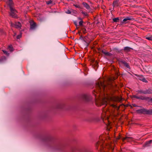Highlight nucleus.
Masks as SVG:
<instances>
[{
	"mask_svg": "<svg viewBox=\"0 0 152 152\" xmlns=\"http://www.w3.org/2000/svg\"><path fill=\"white\" fill-rule=\"evenodd\" d=\"M64 148V145L60 142L53 143L52 147V149L53 151H62Z\"/></svg>",
	"mask_w": 152,
	"mask_h": 152,
	"instance_id": "f257e3e1",
	"label": "nucleus"
},
{
	"mask_svg": "<svg viewBox=\"0 0 152 152\" xmlns=\"http://www.w3.org/2000/svg\"><path fill=\"white\" fill-rule=\"evenodd\" d=\"M137 112L139 113L147 115H152V109L147 110L143 108L137 110Z\"/></svg>",
	"mask_w": 152,
	"mask_h": 152,
	"instance_id": "f03ea898",
	"label": "nucleus"
},
{
	"mask_svg": "<svg viewBox=\"0 0 152 152\" xmlns=\"http://www.w3.org/2000/svg\"><path fill=\"white\" fill-rule=\"evenodd\" d=\"M96 87L99 92H101L102 91V88L103 91H104L106 86L103 82L100 81L99 82L96 83Z\"/></svg>",
	"mask_w": 152,
	"mask_h": 152,
	"instance_id": "7ed1b4c3",
	"label": "nucleus"
},
{
	"mask_svg": "<svg viewBox=\"0 0 152 152\" xmlns=\"http://www.w3.org/2000/svg\"><path fill=\"white\" fill-rule=\"evenodd\" d=\"M103 141H102L101 142H97L96 145V147L97 149H99H99L101 152H106V151L104 150L105 149V145H103Z\"/></svg>",
	"mask_w": 152,
	"mask_h": 152,
	"instance_id": "20e7f679",
	"label": "nucleus"
},
{
	"mask_svg": "<svg viewBox=\"0 0 152 152\" xmlns=\"http://www.w3.org/2000/svg\"><path fill=\"white\" fill-rule=\"evenodd\" d=\"M138 94H152V89H148L145 90H138L136 91Z\"/></svg>",
	"mask_w": 152,
	"mask_h": 152,
	"instance_id": "39448f33",
	"label": "nucleus"
},
{
	"mask_svg": "<svg viewBox=\"0 0 152 152\" xmlns=\"http://www.w3.org/2000/svg\"><path fill=\"white\" fill-rule=\"evenodd\" d=\"M10 12L9 13L10 15L13 18H17V15L16 13L17 11L15 8H11L10 9Z\"/></svg>",
	"mask_w": 152,
	"mask_h": 152,
	"instance_id": "423d86ee",
	"label": "nucleus"
},
{
	"mask_svg": "<svg viewBox=\"0 0 152 152\" xmlns=\"http://www.w3.org/2000/svg\"><path fill=\"white\" fill-rule=\"evenodd\" d=\"M81 98L84 101L87 102L90 101L91 97L89 95L84 94L81 96Z\"/></svg>",
	"mask_w": 152,
	"mask_h": 152,
	"instance_id": "0eeeda50",
	"label": "nucleus"
},
{
	"mask_svg": "<svg viewBox=\"0 0 152 152\" xmlns=\"http://www.w3.org/2000/svg\"><path fill=\"white\" fill-rule=\"evenodd\" d=\"M30 29L31 30H34L36 27V23L33 21H31L30 22Z\"/></svg>",
	"mask_w": 152,
	"mask_h": 152,
	"instance_id": "6e6552de",
	"label": "nucleus"
},
{
	"mask_svg": "<svg viewBox=\"0 0 152 152\" xmlns=\"http://www.w3.org/2000/svg\"><path fill=\"white\" fill-rule=\"evenodd\" d=\"M132 97L133 98L142 100H147L149 99L148 97H145L142 96H138L136 95H134L132 96Z\"/></svg>",
	"mask_w": 152,
	"mask_h": 152,
	"instance_id": "1a4fd4ad",
	"label": "nucleus"
},
{
	"mask_svg": "<svg viewBox=\"0 0 152 152\" xmlns=\"http://www.w3.org/2000/svg\"><path fill=\"white\" fill-rule=\"evenodd\" d=\"M7 3L10 8V9L11 8H15L14 7V4L12 0H8L7 1Z\"/></svg>",
	"mask_w": 152,
	"mask_h": 152,
	"instance_id": "9d476101",
	"label": "nucleus"
},
{
	"mask_svg": "<svg viewBox=\"0 0 152 152\" xmlns=\"http://www.w3.org/2000/svg\"><path fill=\"white\" fill-rule=\"evenodd\" d=\"M134 20V18H132L131 17H127L125 18H124L123 21L122 22V23H124V22L127 21V20Z\"/></svg>",
	"mask_w": 152,
	"mask_h": 152,
	"instance_id": "9b49d317",
	"label": "nucleus"
},
{
	"mask_svg": "<svg viewBox=\"0 0 152 152\" xmlns=\"http://www.w3.org/2000/svg\"><path fill=\"white\" fill-rule=\"evenodd\" d=\"M120 2L119 0H114L113 4V6L114 7H118L120 5Z\"/></svg>",
	"mask_w": 152,
	"mask_h": 152,
	"instance_id": "f8f14e48",
	"label": "nucleus"
},
{
	"mask_svg": "<svg viewBox=\"0 0 152 152\" xmlns=\"http://www.w3.org/2000/svg\"><path fill=\"white\" fill-rule=\"evenodd\" d=\"M138 79L140 80L145 83H148V81L143 77V76H140L138 77Z\"/></svg>",
	"mask_w": 152,
	"mask_h": 152,
	"instance_id": "ddd939ff",
	"label": "nucleus"
},
{
	"mask_svg": "<svg viewBox=\"0 0 152 152\" xmlns=\"http://www.w3.org/2000/svg\"><path fill=\"white\" fill-rule=\"evenodd\" d=\"M14 25V27L17 28H20L21 26V23L19 22H15Z\"/></svg>",
	"mask_w": 152,
	"mask_h": 152,
	"instance_id": "4468645a",
	"label": "nucleus"
},
{
	"mask_svg": "<svg viewBox=\"0 0 152 152\" xmlns=\"http://www.w3.org/2000/svg\"><path fill=\"white\" fill-rule=\"evenodd\" d=\"M133 49L129 47H124L123 49L124 50L126 53L130 52Z\"/></svg>",
	"mask_w": 152,
	"mask_h": 152,
	"instance_id": "2eb2a0df",
	"label": "nucleus"
},
{
	"mask_svg": "<svg viewBox=\"0 0 152 152\" xmlns=\"http://www.w3.org/2000/svg\"><path fill=\"white\" fill-rule=\"evenodd\" d=\"M82 4L84 6L87 10H89L90 9V7L89 5L86 2H83Z\"/></svg>",
	"mask_w": 152,
	"mask_h": 152,
	"instance_id": "dca6fc26",
	"label": "nucleus"
},
{
	"mask_svg": "<svg viewBox=\"0 0 152 152\" xmlns=\"http://www.w3.org/2000/svg\"><path fill=\"white\" fill-rule=\"evenodd\" d=\"M122 64H124V66H125L126 67L129 69L130 68V66L128 63L125 61H122Z\"/></svg>",
	"mask_w": 152,
	"mask_h": 152,
	"instance_id": "f3484780",
	"label": "nucleus"
},
{
	"mask_svg": "<svg viewBox=\"0 0 152 152\" xmlns=\"http://www.w3.org/2000/svg\"><path fill=\"white\" fill-rule=\"evenodd\" d=\"M124 140H126L128 142H130L132 140V138L131 137H126L123 139Z\"/></svg>",
	"mask_w": 152,
	"mask_h": 152,
	"instance_id": "a211bd4d",
	"label": "nucleus"
},
{
	"mask_svg": "<svg viewBox=\"0 0 152 152\" xmlns=\"http://www.w3.org/2000/svg\"><path fill=\"white\" fill-rule=\"evenodd\" d=\"M122 100V98L121 97L118 96L114 98V100L116 102H120Z\"/></svg>",
	"mask_w": 152,
	"mask_h": 152,
	"instance_id": "6ab92c4d",
	"label": "nucleus"
},
{
	"mask_svg": "<svg viewBox=\"0 0 152 152\" xmlns=\"http://www.w3.org/2000/svg\"><path fill=\"white\" fill-rule=\"evenodd\" d=\"M102 53L107 56H110L112 55V54L111 53L108 52H106L104 51L103 50L102 51Z\"/></svg>",
	"mask_w": 152,
	"mask_h": 152,
	"instance_id": "aec40b11",
	"label": "nucleus"
},
{
	"mask_svg": "<svg viewBox=\"0 0 152 152\" xmlns=\"http://www.w3.org/2000/svg\"><path fill=\"white\" fill-rule=\"evenodd\" d=\"M6 57L5 56L1 57L0 58V63L3 62L4 60H5Z\"/></svg>",
	"mask_w": 152,
	"mask_h": 152,
	"instance_id": "412c9836",
	"label": "nucleus"
},
{
	"mask_svg": "<svg viewBox=\"0 0 152 152\" xmlns=\"http://www.w3.org/2000/svg\"><path fill=\"white\" fill-rule=\"evenodd\" d=\"M113 20L114 22H116L119 21V19L118 18H113Z\"/></svg>",
	"mask_w": 152,
	"mask_h": 152,
	"instance_id": "4be33fe9",
	"label": "nucleus"
},
{
	"mask_svg": "<svg viewBox=\"0 0 152 152\" xmlns=\"http://www.w3.org/2000/svg\"><path fill=\"white\" fill-rule=\"evenodd\" d=\"M112 106L113 107L117 109V110H118L120 108L119 107H118L116 105L114 104H112Z\"/></svg>",
	"mask_w": 152,
	"mask_h": 152,
	"instance_id": "5701e85b",
	"label": "nucleus"
},
{
	"mask_svg": "<svg viewBox=\"0 0 152 152\" xmlns=\"http://www.w3.org/2000/svg\"><path fill=\"white\" fill-rule=\"evenodd\" d=\"M4 53L7 56H9V53L7 51L5 50H2Z\"/></svg>",
	"mask_w": 152,
	"mask_h": 152,
	"instance_id": "b1692460",
	"label": "nucleus"
},
{
	"mask_svg": "<svg viewBox=\"0 0 152 152\" xmlns=\"http://www.w3.org/2000/svg\"><path fill=\"white\" fill-rule=\"evenodd\" d=\"M51 137H46L45 139V141H49L51 140Z\"/></svg>",
	"mask_w": 152,
	"mask_h": 152,
	"instance_id": "393cba45",
	"label": "nucleus"
},
{
	"mask_svg": "<svg viewBox=\"0 0 152 152\" xmlns=\"http://www.w3.org/2000/svg\"><path fill=\"white\" fill-rule=\"evenodd\" d=\"M107 104V102L105 100H103L102 103V105H106Z\"/></svg>",
	"mask_w": 152,
	"mask_h": 152,
	"instance_id": "a878e982",
	"label": "nucleus"
},
{
	"mask_svg": "<svg viewBox=\"0 0 152 152\" xmlns=\"http://www.w3.org/2000/svg\"><path fill=\"white\" fill-rule=\"evenodd\" d=\"M52 1L51 0H50L46 1V3L47 4L49 5L50 4L52 3Z\"/></svg>",
	"mask_w": 152,
	"mask_h": 152,
	"instance_id": "bb28decb",
	"label": "nucleus"
},
{
	"mask_svg": "<svg viewBox=\"0 0 152 152\" xmlns=\"http://www.w3.org/2000/svg\"><path fill=\"white\" fill-rule=\"evenodd\" d=\"M82 14L84 16H87L88 15V14L85 12L82 11L81 12Z\"/></svg>",
	"mask_w": 152,
	"mask_h": 152,
	"instance_id": "cd10ccee",
	"label": "nucleus"
},
{
	"mask_svg": "<svg viewBox=\"0 0 152 152\" xmlns=\"http://www.w3.org/2000/svg\"><path fill=\"white\" fill-rule=\"evenodd\" d=\"M152 142V140H150L148 142H147L145 143L146 145H147V146H148V145H147L151 143Z\"/></svg>",
	"mask_w": 152,
	"mask_h": 152,
	"instance_id": "c85d7f7f",
	"label": "nucleus"
},
{
	"mask_svg": "<svg viewBox=\"0 0 152 152\" xmlns=\"http://www.w3.org/2000/svg\"><path fill=\"white\" fill-rule=\"evenodd\" d=\"M114 50H115L116 52H120L121 51L118 49L117 48H114Z\"/></svg>",
	"mask_w": 152,
	"mask_h": 152,
	"instance_id": "c756f323",
	"label": "nucleus"
},
{
	"mask_svg": "<svg viewBox=\"0 0 152 152\" xmlns=\"http://www.w3.org/2000/svg\"><path fill=\"white\" fill-rule=\"evenodd\" d=\"M73 6L75 7L76 8H81L80 7L79 5L74 4Z\"/></svg>",
	"mask_w": 152,
	"mask_h": 152,
	"instance_id": "7c9ffc66",
	"label": "nucleus"
},
{
	"mask_svg": "<svg viewBox=\"0 0 152 152\" xmlns=\"http://www.w3.org/2000/svg\"><path fill=\"white\" fill-rule=\"evenodd\" d=\"M146 39L148 40H152V37H146Z\"/></svg>",
	"mask_w": 152,
	"mask_h": 152,
	"instance_id": "2f4dec72",
	"label": "nucleus"
},
{
	"mask_svg": "<svg viewBox=\"0 0 152 152\" xmlns=\"http://www.w3.org/2000/svg\"><path fill=\"white\" fill-rule=\"evenodd\" d=\"M9 48L10 49V51H12L13 47L12 45H10L9 46Z\"/></svg>",
	"mask_w": 152,
	"mask_h": 152,
	"instance_id": "473e14b6",
	"label": "nucleus"
},
{
	"mask_svg": "<svg viewBox=\"0 0 152 152\" xmlns=\"http://www.w3.org/2000/svg\"><path fill=\"white\" fill-rule=\"evenodd\" d=\"M83 23V21L82 20H81L79 22V25L80 26H82Z\"/></svg>",
	"mask_w": 152,
	"mask_h": 152,
	"instance_id": "72a5a7b5",
	"label": "nucleus"
},
{
	"mask_svg": "<svg viewBox=\"0 0 152 152\" xmlns=\"http://www.w3.org/2000/svg\"><path fill=\"white\" fill-rule=\"evenodd\" d=\"M66 12L68 14H70L71 13V11L69 10H68Z\"/></svg>",
	"mask_w": 152,
	"mask_h": 152,
	"instance_id": "f704fd0d",
	"label": "nucleus"
},
{
	"mask_svg": "<svg viewBox=\"0 0 152 152\" xmlns=\"http://www.w3.org/2000/svg\"><path fill=\"white\" fill-rule=\"evenodd\" d=\"M21 34H19L17 36V39H19L20 38H21Z\"/></svg>",
	"mask_w": 152,
	"mask_h": 152,
	"instance_id": "c9c22d12",
	"label": "nucleus"
},
{
	"mask_svg": "<svg viewBox=\"0 0 152 152\" xmlns=\"http://www.w3.org/2000/svg\"><path fill=\"white\" fill-rule=\"evenodd\" d=\"M58 108L62 109L63 108L62 105L61 104H59L58 106Z\"/></svg>",
	"mask_w": 152,
	"mask_h": 152,
	"instance_id": "e433bc0d",
	"label": "nucleus"
},
{
	"mask_svg": "<svg viewBox=\"0 0 152 152\" xmlns=\"http://www.w3.org/2000/svg\"><path fill=\"white\" fill-rule=\"evenodd\" d=\"M74 24H75V26L77 27V26H78V25H77V21H74Z\"/></svg>",
	"mask_w": 152,
	"mask_h": 152,
	"instance_id": "4c0bfd02",
	"label": "nucleus"
},
{
	"mask_svg": "<svg viewBox=\"0 0 152 152\" xmlns=\"http://www.w3.org/2000/svg\"><path fill=\"white\" fill-rule=\"evenodd\" d=\"M83 33L84 34L86 33V30L85 29H83Z\"/></svg>",
	"mask_w": 152,
	"mask_h": 152,
	"instance_id": "58836bf2",
	"label": "nucleus"
},
{
	"mask_svg": "<svg viewBox=\"0 0 152 152\" xmlns=\"http://www.w3.org/2000/svg\"><path fill=\"white\" fill-rule=\"evenodd\" d=\"M14 24H13L11 23V26L12 27H14Z\"/></svg>",
	"mask_w": 152,
	"mask_h": 152,
	"instance_id": "ea45409f",
	"label": "nucleus"
},
{
	"mask_svg": "<svg viewBox=\"0 0 152 152\" xmlns=\"http://www.w3.org/2000/svg\"><path fill=\"white\" fill-rule=\"evenodd\" d=\"M120 139V137H118L117 138H116V139L117 140H118L119 139Z\"/></svg>",
	"mask_w": 152,
	"mask_h": 152,
	"instance_id": "a19ab883",
	"label": "nucleus"
},
{
	"mask_svg": "<svg viewBox=\"0 0 152 152\" xmlns=\"http://www.w3.org/2000/svg\"><path fill=\"white\" fill-rule=\"evenodd\" d=\"M78 19L79 20H82V19L80 18H78Z\"/></svg>",
	"mask_w": 152,
	"mask_h": 152,
	"instance_id": "79ce46f5",
	"label": "nucleus"
},
{
	"mask_svg": "<svg viewBox=\"0 0 152 152\" xmlns=\"http://www.w3.org/2000/svg\"><path fill=\"white\" fill-rule=\"evenodd\" d=\"M16 35V33H15L14 34V35H13V36H15Z\"/></svg>",
	"mask_w": 152,
	"mask_h": 152,
	"instance_id": "37998d69",
	"label": "nucleus"
},
{
	"mask_svg": "<svg viewBox=\"0 0 152 152\" xmlns=\"http://www.w3.org/2000/svg\"><path fill=\"white\" fill-rule=\"evenodd\" d=\"M150 101L152 102V98H151L150 99Z\"/></svg>",
	"mask_w": 152,
	"mask_h": 152,
	"instance_id": "c03bdc74",
	"label": "nucleus"
},
{
	"mask_svg": "<svg viewBox=\"0 0 152 152\" xmlns=\"http://www.w3.org/2000/svg\"><path fill=\"white\" fill-rule=\"evenodd\" d=\"M80 39H81L82 38V37L81 36L80 37Z\"/></svg>",
	"mask_w": 152,
	"mask_h": 152,
	"instance_id": "a18cd8bd",
	"label": "nucleus"
},
{
	"mask_svg": "<svg viewBox=\"0 0 152 152\" xmlns=\"http://www.w3.org/2000/svg\"><path fill=\"white\" fill-rule=\"evenodd\" d=\"M88 44L87 43V46H88Z\"/></svg>",
	"mask_w": 152,
	"mask_h": 152,
	"instance_id": "49530a36",
	"label": "nucleus"
}]
</instances>
